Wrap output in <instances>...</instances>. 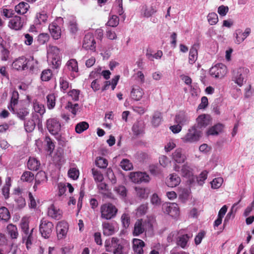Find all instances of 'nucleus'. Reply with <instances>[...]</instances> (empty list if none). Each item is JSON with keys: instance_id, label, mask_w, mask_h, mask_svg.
<instances>
[{"instance_id": "obj_1", "label": "nucleus", "mask_w": 254, "mask_h": 254, "mask_svg": "<svg viewBox=\"0 0 254 254\" xmlns=\"http://www.w3.org/2000/svg\"><path fill=\"white\" fill-rule=\"evenodd\" d=\"M155 219L153 217H148L146 220L138 219L134 225L132 231L133 236H138L145 232H151L155 224Z\"/></svg>"}, {"instance_id": "obj_2", "label": "nucleus", "mask_w": 254, "mask_h": 254, "mask_svg": "<svg viewBox=\"0 0 254 254\" xmlns=\"http://www.w3.org/2000/svg\"><path fill=\"white\" fill-rule=\"evenodd\" d=\"M29 218L27 216L23 217L20 221V226L21 229L22 241L26 245V248H31L33 240V232L34 229L29 230Z\"/></svg>"}, {"instance_id": "obj_3", "label": "nucleus", "mask_w": 254, "mask_h": 254, "mask_svg": "<svg viewBox=\"0 0 254 254\" xmlns=\"http://www.w3.org/2000/svg\"><path fill=\"white\" fill-rule=\"evenodd\" d=\"M249 69L245 67L235 68L232 72V81L239 87H242L247 80Z\"/></svg>"}, {"instance_id": "obj_4", "label": "nucleus", "mask_w": 254, "mask_h": 254, "mask_svg": "<svg viewBox=\"0 0 254 254\" xmlns=\"http://www.w3.org/2000/svg\"><path fill=\"white\" fill-rule=\"evenodd\" d=\"M47 59L53 68H59L61 64L60 49L56 46L49 45L47 48Z\"/></svg>"}, {"instance_id": "obj_5", "label": "nucleus", "mask_w": 254, "mask_h": 254, "mask_svg": "<svg viewBox=\"0 0 254 254\" xmlns=\"http://www.w3.org/2000/svg\"><path fill=\"white\" fill-rule=\"evenodd\" d=\"M158 11L156 2H149L140 6V15L142 18H148L154 15Z\"/></svg>"}, {"instance_id": "obj_6", "label": "nucleus", "mask_w": 254, "mask_h": 254, "mask_svg": "<svg viewBox=\"0 0 254 254\" xmlns=\"http://www.w3.org/2000/svg\"><path fill=\"white\" fill-rule=\"evenodd\" d=\"M118 209L115 205L111 203L102 204L100 207L101 217L106 220L114 218L117 213Z\"/></svg>"}, {"instance_id": "obj_7", "label": "nucleus", "mask_w": 254, "mask_h": 254, "mask_svg": "<svg viewBox=\"0 0 254 254\" xmlns=\"http://www.w3.org/2000/svg\"><path fill=\"white\" fill-rule=\"evenodd\" d=\"M201 134V131L193 126L188 129V132L181 139L185 143H193L199 140Z\"/></svg>"}, {"instance_id": "obj_8", "label": "nucleus", "mask_w": 254, "mask_h": 254, "mask_svg": "<svg viewBox=\"0 0 254 254\" xmlns=\"http://www.w3.org/2000/svg\"><path fill=\"white\" fill-rule=\"evenodd\" d=\"M63 18L59 17L54 20L49 26V29L52 37L55 39H59L61 36V26L63 24Z\"/></svg>"}, {"instance_id": "obj_9", "label": "nucleus", "mask_w": 254, "mask_h": 254, "mask_svg": "<svg viewBox=\"0 0 254 254\" xmlns=\"http://www.w3.org/2000/svg\"><path fill=\"white\" fill-rule=\"evenodd\" d=\"M129 180L135 184L148 183L151 178L145 172H132L129 175Z\"/></svg>"}, {"instance_id": "obj_10", "label": "nucleus", "mask_w": 254, "mask_h": 254, "mask_svg": "<svg viewBox=\"0 0 254 254\" xmlns=\"http://www.w3.org/2000/svg\"><path fill=\"white\" fill-rule=\"evenodd\" d=\"M54 229L53 224L46 219L42 218L40 221L39 231L41 235L44 238H48L51 236Z\"/></svg>"}, {"instance_id": "obj_11", "label": "nucleus", "mask_w": 254, "mask_h": 254, "mask_svg": "<svg viewBox=\"0 0 254 254\" xmlns=\"http://www.w3.org/2000/svg\"><path fill=\"white\" fill-rule=\"evenodd\" d=\"M46 127L51 134L57 135L61 130V123L59 119L51 118L47 120Z\"/></svg>"}, {"instance_id": "obj_12", "label": "nucleus", "mask_w": 254, "mask_h": 254, "mask_svg": "<svg viewBox=\"0 0 254 254\" xmlns=\"http://www.w3.org/2000/svg\"><path fill=\"white\" fill-rule=\"evenodd\" d=\"M209 71L211 76L217 78H222L227 74V69L226 66L223 64H218L212 66Z\"/></svg>"}, {"instance_id": "obj_13", "label": "nucleus", "mask_w": 254, "mask_h": 254, "mask_svg": "<svg viewBox=\"0 0 254 254\" xmlns=\"http://www.w3.org/2000/svg\"><path fill=\"white\" fill-rule=\"evenodd\" d=\"M212 118L208 114H203L199 115L196 119V126L199 128H204L210 125Z\"/></svg>"}, {"instance_id": "obj_14", "label": "nucleus", "mask_w": 254, "mask_h": 254, "mask_svg": "<svg viewBox=\"0 0 254 254\" xmlns=\"http://www.w3.org/2000/svg\"><path fill=\"white\" fill-rule=\"evenodd\" d=\"M82 47L86 50L95 51L96 42L92 34L88 33L85 35L83 41Z\"/></svg>"}, {"instance_id": "obj_15", "label": "nucleus", "mask_w": 254, "mask_h": 254, "mask_svg": "<svg viewBox=\"0 0 254 254\" xmlns=\"http://www.w3.org/2000/svg\"><path fill=\"white\" fill-rule=\"evenodd\" d=\"M164 211L174 218H177L180 215L178 205L175 203L167 204L164 206Z\"/></svg>"}, {"instance_id": "obj_16", "label": "nucleus", "mask_w": 254, "mask_h": 254, "mask_svg": "<svg viewBox=\"0 0 254 254\" xmlns=\"http://www.w3.org/2000/svg\"><path fill=\"white\" fill-rule=\"evenodd\" d=\"M27 59L25 57H20L16 59L12 63V68L18 71L27 69Z\"/></svg>"}, {"instance_id": "obj_17", "label": "nucleus", "mask_w": 254, "mask_h": 254, "mask_svg": "<svg viewBox=\"0 0 254 254\" xmlns=\"http://www.w3.org/2000/svg\"><path fill=\"white\" fill-rule=\"evenodd\" d=\"M68 229V224L64 221L59 222L57 226V237L59 240L65 238Z\"/></svg>"}, {"instance_id": "obj_18", "label": "nucleus", "mask_w": 254, "mask_h": 254, "mask_svg": "<svg viewBox=\"0 0 254 254\" xmlns=\"http://www.w3.org/2000/svg\"><path fill=\"white\" fill-rule=\"evenodd\" d=\"M47 214L49 217L53 219L60 220L62 217L63 212L58 207L51 204L48 208Z\"/></svg>"}, {"instance_id": "obj_19", "label": "nucleus", "mask_w": 254, "mask_h": 254, "mask_svg": "<svg viewBox=\"0 0 254 254\" xmlns=\"http://www.w3.org/2000/svg\"><path fill=\"white\" fill-rule=\"evenodd\" d=\"M251 30L250 28H247L244 32L241 29H238L234 33V36L236 38L235 43L240 44L243 42L250 34Z\"/></svg>"}, {"instance_id": "obj_20", "label": "nucleus", "mask_w": 254, "mask_h": 254, "mask_svg": "<svg viewBox=\"0 0 254 254\" xmlns=\"http://www.w3.org/2000/svg\"><path fill=\"white\" fill-rule=\"evenodd\" d=\"M144 94L143 89L140 86L134 85L130 92V97L134 101H140Z\"/></svg>"}, {"instance_id": "obj_21", "label": "nucleus", "mask_w": 254, "mask_h": 254, "mask_svg": "<svg viewBox=\"0 0 254 254\" xmlns=\"http://www.w3.org/2000/svg\"><path fill=\"white\" fill-rule=\"evenodd\" d=\"M35 183L33 186V189L36 190L38 187L46 183L48 178L46 173L44 171H41L37 173L35 178Z\"/></svg>"}, {"instance_id": "obj_22", "label": "nucleus", "mask_w": 254, "mask_h": 254, "mask_svg": "<svg viewBox=\"0 0 254 254\" xmlns=\"http://www.w3.org/2000/svg\"><path fill=\"white\" fill-rule=\"evenodd\" d=\"M24 22L21 18L18 16H15L12 18L8 23V26L12 29L18 30L22 28Z\"/></svg>"}, {"instance_id": "obj_23", "label": "nucleus", "mask_w": 254, "mask_h": 254, "mask_svg": "<svg viewBox=\"0 0 254 254\" xmlns=\"http://www.w3.org/2000/svg\"><path fill=\"white\" fill-rule=\"evenodd\" d=\"M145 246L144 242L139 239L132 240V248L134 253L136 254H143V248Z\"/></svg>"}, {"instance_id": "obj_24", "label": "nucleus", "mask_w": 254, "mask_h": 254, "mask_svg": "<svg viewBox=\"0 0 254 254\" xmlns=\"http://www.w3.org/2000/svg\"><path fill=\"white\" fill-rule=\"evenodd\" d=\"M190 118L184 112H180L175 117V123L181 125L182 127L189 124Z\"/></svg>"}, {"instance_id": "obj_25", "label": "nucleus", "mask_w": 254, "mask_h": 254, "mask_svg": "<svg viewBox=\"0 0 254 254\" xmlns=\"http://www.w3.org/2000/svg\"><path fill=\"white\" fill-rule=\"evenodd\" d=\"M172 159L176 163H183L186 160V157L182 153V149L178 148L173 153Z\"/></svg>"}, {"instance_id": "obj_26", "label": "nucleus", "mask_w": 254, "mask_h": 254, "mask_svg": "<svg viewBox=\"0 0 254 254\" xmlns=\"http://www.w3.org/2000/svg\"><path fill=\"white\" fill-rule=\"evenodd\" d=\"M6 233L12 240H16L19 236V233L17 227L12 224H9L6 227Z\"/></svg>"}, {"instance_id": "obj_27", "label": "nucleus", "mask_w": 254, "mask_h": 254, "mask_svg": "<svg viewBox=\"0 0 254 254\" xmlns=\"http://www.w3.org/2000/svg\"><path fill=\"white\" fill-rule=\"evenodd\" d=\"M181 182L180 178L175 174L170 175L166 184L169 187L173 188L178 186Z\"/></svg>"}, {"instance_id": "obj_28", "label": "nucleus", "mask_w": 254, "mask_h": 254, "mask_svg": "<svg viewBox=\"0 0 254 254\" xmlns=\"http://www.w3.org/2000/svg\"><path fill=\"white\" fill-rule=\"evenodd\" d=\"M67 68L71 71V76L74 77L78 71V67L77 61L74 59L69 60L66 63Z\"/></svg>"}, {"instance_id": "obj_29", "label": "nucleus", "mask_w": 254, "mask_h": 254, "mask_svg": "<svg viewBox=\"0 0 254 254\" xmlns=\"http://www.w3.org/2000/svg\"><path fill=\"white\" fill-rule=\"evenodd\" d=\"M103 232L105 235L110 236L115 232L114 226L112 223L105 222L102 223Z\"/></svg>"}, {"instance_id": "obj_30", "label": "nucleus", "mask_w": 254, "mask_h": 254, "mask_svg": "<svg viewBox=\"0 0 254 254\" xmlns=\"http://www.w3.org/2000/svg\"><path fill=\"white\" fill-rule=\"evenodd\" d=\"M117 238H113L112 239V245L115 248L113 251L114 254H127V251H126L125 249L122 245L118 244L116 246H115L117 243Z\"/></svg>"}, {"instance_id": "obj_31", "label": "nucleus", "mask_w": 254, "mask_h": 254, "mask_svg": "<svg viewBox=\"0 0 254 254\" xmlns=\"http://www.w3.org/2000/svg\"><path fill=\"white\" fill-rule=\"evenodd\" d=\"M48 15L44 11L37 13L35 19V24L36 25H41L45 23L48 20Z\"/></svg>"}, {"instance_id": "obj_32", "label": "nucleus", "mask_w": 254, "mask_h": 254, "mask_svg": "<svg viewBox=\"0 0 254 254\" xmlns=\"http://www.w3.org/2000/svg\"><path fill=\"white\" fill-rule=\"evenodd\" d=\"M30 6L26 2H21L15 6V11L19 14H24L28 10Z\"/></svg>"}, {"instance_id": "obj_33", "label": "nucleus", "mask_w": 254, "mask_h": 254, "mask_svg": "<svg viewBox=\"0 0 254 254\" xmlns=\"http://www.w3.org/2000/svg\"><path fill=\"white\" fill-rule=\"evenodd\" d=\"M40 166V163L36 158L30 157L27 162V167L29 169L33 171L38 170Z\"/></svg>"}, {"instance_id": "obj_34", "label": "nucleus", "mask_w": 254, "mask_h": 254, "mask_svg": "<svg viewBox=\"0 0 254 254\" xmlns=\"http://www.w3.org/2000/svg\"><path fill=\"white\" fill-rule=\"evenodd\" d=\"M135 190L138 197L141 198H146L148 197L150 190L147 188L135 187Z\"/></svg>"}, {"instance_id": "obj_35", "label": "nucleus", "mask_w": 254, "mask_h": 254, "mask_svg": "<svg viewBox=\"0 0 254 254\" xmlns=\"http://www.w3.org/2000/svg\"><path fill=\"white\" fill-rule=\"evenodd\" d=\"M223 128V126L222 124H218L209 128L207 131V134L208 135H217L222 131Z\"/></svg>"}, {"instance_id": "obj_36", "label": "nucleus", "mask_w": 254, "mask_h": 254, "mask_svg": "<svg viewBox=\"0 0 254 254\" xmlns=\"http://www.w3.org/2000/svg\"><path fill=\"white\" fill-rule=\"evenodd\" d=\"M33 109L35 112L43 115L45 112L44 106L40 103L37 100H34L33 102Z\"/></svg>"}, {"instance_id": "obj_37", "label": "nucleus", "mask_w": 254, "mask_h": 254, "mask_svg": "<svg viewBox=\"0 0 254 254\" xmlns=\"http://www.w3.org/2000/svg\"><path fill=\"white\" fill-rule=\"evenodd\" d=\"M18 96L19 94L17 91H14L12 92L10 103L8 106V108L10 111L13 113L15 112L14 106L17 103Z\"/></svg>"}, {"instance_id": "obj_38", "label": "nucleus", "mask_w": 254, "mask_h": 254, "mask_svg": "<svg viewBox=\"0 0 254 254\" xmlns=\"http://www.w3.org/2000/svg\"><path fill=\"white\" fill-rule=\"evenodd\" d=\"M132 129L133 133L135 135L142 134L144 131L143 123L142 122H136L133 125Z\"/></svg>"}, {"instance_id": "obj_39", "label": "nucleus", "mask_w": 254, "mask_h": 254, "mask_svg": "<svg viewBox=\"0 0 254 254\" xmlns=\"http://www.w3.org/2000/svg\"><path fill=\"white\" fill-rule=\"evenodd\" d=\"M182 176L190 178L193 176L192 169L187 164L184 165L181 170Z\"/></svg>"}, {"instance_id": "obj_40", "label": "nucleus", "mask_w": 254, "mask_h": 254, "mask_svg": "<svg viewBox=\"0 0 254 254\" xmlns=\"http://www.w3.org/2000/svg\"><path fill=\"white\" fill-rule=\"evenodd\" d=\"M47 105L49 110L53 109L56 105V96L54 93L48 94L47 96Z\"/></svg>"}, {"instance_id": "obj_41", "label": "nucleus", "mask_w": 254, "mask_h": 254, "mask_svg": "<svg viewBox=\"0 0 254 254\" xmlns=\"http://www.w3.org/2000/svg\"><path fill=\"white\" fill-rule=\"evenodd\" d=\"M89 127V124L86 122H81L78 123L75 127V130L77 133H81Z\"/></svg>"}, {"instance_id": "obj_42", "label": "nucleus", "mask_w": 254, "mask_h": 254, "mask_svg": "<svg viewBox=\"0 0 254 254\" xmlns=\"http://www.w3.org/2000/svg\"><path fill=\"white\" fill-rule=\"evenodd\" d=\"M161 120V113L159 112H155L153 115L151 123L154 127H157L160 124Z\"/></svg>"}, {"instance_id": "obj_43", "label": "nucleus", "mask_w": 254, "mask_h": 254, "mask_svg": "<svg viewBox=\"0 0 254 254\" xmlns=\"http://www.w3.org/2000/svg\"><path fill=\"white\" fill-rule=\"evenodd\" d=\"M34 179L33 173L30 171H25L21 176V180L23 182H31Z\"/></svg>"}, {"instance_id": "obj_44", "label": "nucleus", "mask_w": 254, "mask_h": 254, "mask_svg": "<svg viewBox=\"0 0 254 254\" xmlns=\"http://www.w3.org/2000/svg\"><path fill=\"white\" fill-rule=\"evenodd\" d=\"M197 59V51L194 47H192L190 51L189 62L190 64H193Z\"/></svg>"}, {"instance_id": "obj_45", "label": "nucleus", "mask_w": 254, "mask_h": 254, "mask_svg": "<svg viewBox=\"0 0 254 254\" xmlns=\"http://www.w3.org/2000/svg\"><path fill=\"white\" fill-rule=\"evenodd\" d=\"M121 167L125 171L131 170L133 169L132 163L127 159H123L120 164Z\"/></svg>"}, {"instance_id": "obj_46", "label": "nucleus", "mask_w": 254, "mask_h": 254, "mask_svg": "<svg viewBox=\"0 0 254 254\" xmlns=\"http://www.w3.org/2000/svg\"><path fill=\"white\" fill-rule=\"evenodd\" d=\"M35 122L33 119L26 120L24 123V128L27 132H32L35 127Z\"/></svg>"}, {"instance_id": "obj_47", "label": "nucleus", "mask_w": 254, "mask_h": 254, "mask_svg": "<svg viewBox=\"0 0 254 254\" xmlns=\"http://www.w3.org/2000/svg\"><path fill=\"white\" fill-rule=\"evenodd\" d=\"M114 191L122 197H125L127 195V190L124 186L120 185L115 187Z\"/></svg>"}, {"instance_id": "obj_48", "label": "nucleus", "mask_w": 254, "mask_h": 254, "mask_svg": "<svg viewBox=\"0 0 254 254\" xmlns=\"http://www.w3.org/2000/svg\"><path fill=\"white\" fill-rule=\"evenodd\" d=\"M190 238V236L188 234L183 235L179 237L177 241V244L181 246L182 248H185L187 244L188 241Z\"/></svg>"}, {"instance_id": "obj_49", "label": "nucleus", "mask_w": 254, "mask_h": 254, "mask_svg": "<svg viewBox=\"0 0 254 254\" xmlns=\"http://www.w3.org/2000/svg\"><path fill=\"white\" fill-rule=\"evenodd\" d=\"M65 108L68 110L74 115H76L79 109V105L77 103L72 104L71 102L68 101Z\"/></svg>"}, {"instance_id": "obj_50", "label": "nucleus", "mask_w": 254, "mask_h": 254, "mask_svg": "<svg viewBox=\"0 0 254 254\" xmlns=\"http://www.w3.org/2000/svg\"><path fill=\"white\" fill-rule=\"evenodd\" d=\"M65 108L68 110L74 115H76L79 109V105L77 103L72 104L71 102L68 101Z\"/></svg>"}, {"instance_id": "obj_51", "label": "nucleus", "mask_w": 254, "mask_h": 254, "mask_svg": "<svg viewBox=\"0 0 254 254\" xmlns=\"http://www.w3.org/2000/svg\"><path fill=\"white\" fill-rule=\"evenodd\" d=\"M10 218V214L8 209L5 207L0 208V219L7 221Z\"/></svg>"}, {"instance_id": "obj_52", "label": "nucleus", "mask_w": 254, "mask_h": 254, "mask_svg": "<svg viewBox=\"0 0 254 254\" xmlns=\"http://www.w3.org/2000/svg\"><path fill=\"white\" fill-rule=\"evenodd\" d=\"M117 13L121 15L124 13L123 8V0H116L115 3L113 7Z\"/></svg>"}, {"instance_id": "obj_53", "label": "nucleus", "mask_w": 254, "mask_h": 254, "mask_svg": "<svg viewBox=\"0 0 254 254\" xmlns=\"http://www.w3.org/2000/svg\"><path fill=\"white\" fill-rule=\"evenodd\" d=\"M96 165L100 168H106L108 166V161L101 157H98L95 160Z\"/></svg>"}, {"instance_id": "obj_54", "label": "nucleus", "mask_w": 254, "mask_h": 254, "mask_svg": "<svg viewBox=\"0 0 254 254\" xmlns=\"http://www.w3.org/2000/svg\"><path fill=\"white\" fill-rule=\"evenodd\" d=\"M79 175V171L78 169L76 168H71L68 171V177L72 180H77Z\"/></svg>"}, {"instance_id": "obj_55", "label": "nucleus", "mask_w": 254, "mask_h": 254, "mask_svg": "<svg viewBox=\"0 0 254 254\" xmlns=\"http://www.w3.org/2000/svg\"><path fill=\"white\" fill-rule=\"evenodd\" d=\"M223 183V179L222 177H218L214 179L211 182V187L214 189L219 188Z\"/></svg>"}, {"instance_id": "obj_56", "label": "nucleus", "mask_w": 254, "mask_h": 254, "mask_svg": "<svg viewBox=\"0 0 254 254\" xmlns=\"http://www.w3.org/2000/svg\"><path fill=\"white\" fill-rule=\"evenodd\" d=\"M52 73L50 69H45L41 73V78L42 81H48L51 78Z\"/></svg>"}, {"instance_id": "obj_57", "label": "nucleus", "mask_w": 254, "mask_h": 254, "mask_svg": "<svg viewBox=\"0 0 254 254\" xmlns=\"http://www.w3.org/2000/svg\"><path fill=\"white\" fill-rule=\"evenodd\" d=\"M27 69L29 68L30 70H33L37 66L38 62L37 60L34 59L33 57H31L28 60L27 59Z\"/></svg>"}, {"instance_id": "obj_58", "label": "nucleus", "mask_w": 254, "mask_h": 254, "mask_svg": "<svg viewBox=\"0 0 254 254\" xmlns=\"http://www.w3.org/2000/svg\"><path fill=\"white\" fill-rule=\"evenodd\" d=\"M60 86L61 90L65 91L69 87V83L65 77H62L60 78Z\"/></svg>"}, {"instance_id": "obj_59", "label": "nucleus", "mask_w": 254, "mask_h": 254, "mask_svg": "<svg viewBox=\"0 0 254 254\" xmlns=\"http://www.w3.org/2000/svg\"><path fill=\"white\" fill-rule=\"evenodd\" d=\"M146 55L147 58L149 60H150L151 61H153L154 59H160L162 57V55H163V53L160 50H158L154 54H152L151 53L148 52L146 53Z\"/></svg>"}, {"instance_id": "obj_60", "label": "nucleus", "mask_w": 254, "mask_h": 254, "mask_svg": "<svg viewBox=\"0 0 254 254\" xmlns=\"http://www.w3.org/2000/svg\"><path fill=\"white\" fill-rule=\"evenodd\" d=\"M119 23V18L116 15H112L110 17L107 24L111 27H116L117 26Z\"/></svg>"}, {"instance_id": "obj_61", "label": "nucleus", "mask_w": 254, "mask_h": 254, "mask_svg": "<svg viewBox=\"0 0 254 254\" xmlns=\"http://www.w3.org/2000/svg\"><path fill=\"white\" fill-rule=\"evenodd\" d=\"M207 19L210 25H214L218 21V16L217 14L214 12L209 13L207 16Z\"/></svg>"}, {"instance_id": "obj_62", "label": "nucleus", "mask_w": 254, "mask_h": 254, "mask_svg": "<svg viewBox=\"0 0 254 254\" xmlns=\"http://www.w3.org/2000/svg\"><path fill=\"white\" fill-rule=\"evenodd\" d=\"M92 174L93 175L94 179L96 182H101L104 179V177L101 173L94 169H92Z\"/></svg>"}, {"instance_id": "obj_63", "label": "nucleus", "mask_w": 254, "mask_h": 254, "mask_svg": "<svg viewBox=\"0 0 254 254\" xmlns=\"http://www.w3.org/2000/svg\"><path fill=\"white\" fill-rule=\"evenodd\" d=\"M176 146V144L175 140L174 139H170L165 146V150L167 152H170L175 148Z\"/></svg>"}, {"instance_id": "obj_64", "label": "nucleus", "mask_w": 254, "mask_h": 254, "mask_svg": "<svg viewBox=\"0 0 254 254\" xmlns=\"http://www.w3.org/2000/svg\"><path fill=\"white\" fill-rule=\"evenodd\" d=\"M208 172L206 171L202 172L197 178V183L201 186L204 183L205 180L207 179Z\"/></svg>"}]
</instances>
